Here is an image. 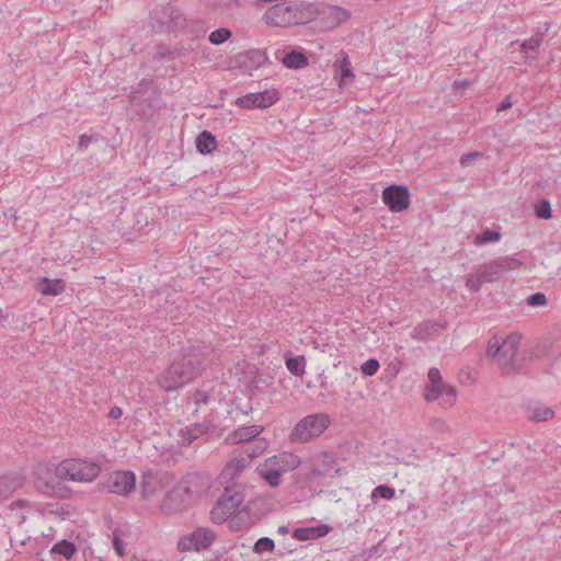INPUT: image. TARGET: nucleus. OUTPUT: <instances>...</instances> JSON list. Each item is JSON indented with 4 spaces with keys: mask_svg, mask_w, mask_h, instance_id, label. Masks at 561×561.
Returning <instances> with one entry per match:
<instances>
[{
    "mask_svg": "<svg viewBox=\"0 0 561 561\" xmlns=\"http://www.w3.org/2000/svg\"><path fill=\"white\" fill-rule=\"evenodd\" d=\"M30 503L25 500H18L10 504V516L15 520L18 526L23 525L27 520V510Z\"/></svg>",
    "mask_w": 561,
    "mask_h": 561,
    "instance_id": "24",
    "label": "nucleus"
},
{
    "mask_svg": "<svg viewBox=\"0 0 561 561\" xmlns=\"http://www.w3.org/2000/svg\"><path fill=\"white\" fill-rule=\"evenodd\" d=\"M527 301L530 306H543L547 304V297L542 293H535L529 296Z\"/></svg>",
    "mask_w": 561,
    "mask_h": 561,
    "instance_id": "45",
    "label": "nucleus"
},
{
    "mask_svg": "<svg viewBox=\"0 0 561 561\" xmlns=\"http://www.w3.org/2000/svg\"><path fill=\"white\" fill-rule=\"evenodd\" d=\"M334 66L337 67L335 78L339 77L340 85L346 83L347 79L354 77L351 60L347 55H345L339 62H335Z\"/></svg>",
    "mask_w": 561,
    "mask_h": 561,
    "instance_id": "29",
    "label": "nucleus"
},
{
    "mask_svg": "<svg viewBox=\"0 0 561 561\" xmlns=\"http://www.w3.org/2000/svg\"><path fill=\"white\" fill-rule=\"evenodd\" d=\"M306 359L302 355L297 357H287L286 367L295 376L301 377L305 374Z\"/></svg>",
    "mask_w": 561,
    "mask_h": 561,
    "instance_id": "32",
    "label": "nucleus"
},
{
    "mask_svg": "<svg viewBox=\"0 0 561 561\" xmlns=\"http://www.w3.org/2000/svg\"><path fill=\"white\" fill-rule=\"evenodd\" d=\"M244 486L231 484L224 486L222 494L218 497L216 504L210 511V518L215 524L228 522L229 528L233 531L249 528L250 520H243L241 512L237 511L244 502Z\"/></svg>",
    "mask_w": 561,
    "mask_h": 561,
    "instance_id": "2",
    "label": "nucleus"
},
{
    "mask_svg": "<svg viewBox=\"0 0 561 561\" xmlns=\"http://www.w3.org/2000/svg\"><path fill=\"white\" fill-rule=\"evenodd\" d=\"M371 496H379L386 500H391L392 497H394V489L388 485H378L374 489Z\"/></svg>",
    "mask_w": 561,
    "mask_h": 561,
    "instance_id": "40",
    "label": "nucleus"
},
{
    "mask_svg": "<svg viewBox=\"0 0 561 561\" xmlns=\"http://www.w3.org/2000/svg\"><path fill=\"white\" fill-rule=\"evenodd\" d=\"M335 462V458L331 453H322L311 458V469L309 477L318 478L329 472Z\"/></svg>",
    "mask_w": 561,
    "mask_h": 561,
    "instance_id": "19",
    "label": "nucleus"
},
{
    "mask_svg": "<svg viewBox=\"0 0 561 561\" xmlns=\"http://www.w3.org/2000/svg\"><path fill=\"white\" fill-rule=\"evenodd\" d=\"M231 32L228 28L221 27L213 31L209 34V42L214 45H220L229 39Z\"/></svg>",
    "mask_w": 561,
    "mask_h": 561,
    "instance_id": "36",
    "label": "nucleus"
},
{
    "mask_svg": "<svg viewBox=\"0 0 561 561\" xmlns=\"http://www.w3.org/2000/svg\"><path fill=\"white\" fill-rule=\"evenodd\" d=\"M196 147L203 154L211 153L217 148V140L210 131L204 130L196 138Z\"/></svg>",
    "mask_w": 561,
    "mask_h": 561,
    "instance_id": "25",
    "label": "nucleus"
},
{
    "mask_svg": "<svg viewBox=\"0 0 561 561\" xmlns=\"http://www.w3.org/2000/svg\"><path fill=\"white\" fill-rule=\"evenodd\" d=\"M330 423V417L325 413L309 414L294 426L289 434V440L294 444L309 443L321 436Z\"/></svg>",
    "mask_w": 561,
    "mask_h": 561,
    "instance_id": "5",
    "label": "nucleus"
},
{
    "mask_svg": "<svg viewBox=\"0 0 561 561\" xmlns=\"http://www.w3.org/2000/svg\"><path fill=\"white\" fill-rule=\"evenodd\" d=\"M262 19L270 26L287 27L293 25L291 4L276 3L266 10Z\"/></svg>",
    "mask_w": 561,
    "mask_h": 561,
    "instance_id": "14",
    "label": "nucleus"
},
{
    "mask_svg": "<svg viewBox=\"0 0 561 561\" xmlns=\"http://www.w3.org/2000/svg\"><path fill=\"white\" fill-rule=\"evenodd\" d=\"M24 478L16 472H8L0 476V499L1 502L8 500L13 492L22 488Z\"/></svg>",
    "mask_w": 561,
    "mask_h": 561,
    "instance_id": "18",
    "label": "nucleus"
},
{
    "mask_svg": "<svg viewBox=\"0 0 561 561\" xmlns=\"http://www.w3.org/2000/svg\"><path fill=\"white\" fill-rule=\"evenodd\" d=\"M360 369L364 375L374 376L379 369V362L375 358H370L362 365Z\"/></svg>",
    "mask_w": 561,
    "mask_h": 561,
    "instance_id": "41",
    "label": "nucleus"
},
{
    "mask_svg": "<svg viewBox=\"0 0 561 561\" xmlns=\"http://www.w3.org/2000/svg\"><path fill=\"white\" fill-rule=\"evenodd\" d=\"M266 60L267 57L265 53L260 49H251L245 54L244 65L249 66L250 68L257 69L264 65Z\"/></svg>",
    "mask_w": 561,
    "mask_h": 561,
    "instance_id": "31",
    "label": "nucleus"
},
{
    "mask_svg": "<svg viewBox=\"0 0 561 561\" xmlns=\"http://www.w3.org/2000/svg\"><path fill=\"white\" fill-rule=\"evenodd\" d=\"M535 214L538 218L550 219L552 217L551 204L549 201L543 199L535 207Z\"/></svg>",
    "mask_w": 561,
    "mask_h": 561,
    "instance_id": "37",
    "label": "nucleus"
},
{
    "mask_svg": "<svg viewBox=\"0 0 561 561\" xmlns=\"http://www.w3.org/2000/svg\"><path fill=\"white\" fill-rule=\"evenodd\" d=\"M293 25L306 24L318 19V4L300 2L291 4Z\"/></svg>",
    "mask_w": 561,
    "mask_h": 561,
    "instance_id": "17",
    "label": "nucleus"
},
{
    "mask_svg": "<svg viewBox=\"0 0 561 561\" xmlns=\"http://www.w3.org/2000/svg\"><path fill=\"white\" fill-rule=\"evenodd\" d=\"M77 552L75 543L68 540H61L54 545L51 553H58L64 556L67 560H70Z\"/></svg>",
    "mask_w": 561,
    "mask_h": 561,
    "instance_id": "33",
    "label": "nucleus"
},
{
    "mask_svg": "<svg viewBox=\"0 0 561 561\" xmlns=\"http://www.w3.org/2000/svg\"><path fill=\"white\" fill-rule=\"evenodd\" d=\"M65 282L60 278L43 277L37 283V290L44 296H58L65 291Z\"/></svg>",
    "mask_w": 561,
    "mask_h": 561,
    "instance_id": "21",
    "label": "nucleus"
},
{
    "mask_svg": "<svg viewBox=\"0 0 561 561\" xmlns=\"http://www.w3.org/2000/svg\"><path fill=\"white\" fill-rule=\"evenodd\" d=\"M434 328L432 322L420 323L414 330V336L419 339H426L431 329Z\"/></svg>",
    "mask_w": 561,
    "mask_h": 561,
    "instance_id": "42",
    "label": "nucleus"
},
{
    "mask_svg": "<svg viewBox=\"0 0 561 561\" xmlns=\"http://www.w3.org/2000/svg\"><path fill=\"white\" fill-rule=\"evenodd\" d=\"M481 156H482V153L479 151L469 152V153L462 154L460 157L459 162L462 167H468V165L472 164L477 160V158H479Z\"/></svg>",
    "mask_w": 561,
    "mask_h": 561,
    "instance_id": "44",
    "label": "nucleus"
},
{
    "mask_svg": "<svg viewBox=\"0 0 561 561\" xmlns=\"http://www.w3.org/2000/svg\"><path fill=\"white\" fill-rule=\"evenodd\" d=\"M279 530L283 531V533H287V528L286 527H280Z\"/></svg>",
    "mask_w": 561,
    "mask_h": 561,
    "instance_id": "53",
    "label": "nucleus"
},
{
    "mask_svg": "<svg viewBox=\"0 0 561 561\" xmlns=\"http://www.w3.org/2000/svg\"><path fill=\"white\" fill-rule=\"evenodd\" d=\"M282 61L289 69H300L308 65V58L296 50L286 54Z\"/></svg>",
    "mask_w": 561,
    "mask_h": 561,
    "instance_id": "28",
    "label": "nucleus"
},
{
    "mask_svg": "<svg viewBox=\"0 0 561 561\" xmlns=\"http://www.w3.org/2000/svg\"><path fill=\"white\" fill-rule=\"evenodd\" d=\"M91 141H92L91 136H88V135L80 136L79 144H78L79 149H87L89 147V145L91 144Z\"/></svg>",
    "mask_w": 561,
    "mask_h": 561,
    "instance_id": "48",
    "label": "nucleus"
},
{
    "mask_svg": "<svg viewBox=\"0 0 561 561\" xmlns=\"http://www.w3.org/2000/svg\"><path fill=\"white\" fill-rule=\"evenodd\" d=\"M216 539V533L206 527H197L192 534L182 538L178 548L181 551H202L208 549Z\"/></svg>",
    "mask_w": 561,
    "mask_h": 561,
    "instance_id": "8",
    "label": "nucleus"
},
{
    "mask_svg": "<svg viewBox=\"0 0 561 561\" xmlns=\"http://www.w3.org/2000/svg\"><path fill=\"white\" fill-rule=\"evenodd\" d=\"M503 277L501 265L496 260L481 264L466 278V287L471 293L480 290L484 283H495Z\"/></svg>",
    "mask_w": 561,
    "mask_h": 561,
    "instance_id": "7",
    "label": "nucleus"
},
{
    "mask_svg": "<svg viewBox=\"0 0 561 561\" xmlns=\"http://www.w3.org/2000/svg\"><path fill=\"white\" fill-rule=\"evenodd\" d=\"M275 548L274 541L268 537H262L254 543V552L262 553L266 551H273Z\"/></svg>",
    "mask_w": 561,
    "mask_h": 561,
    "instance_id": "39",
    "label": "nucleus"
},
{
    "mask_svg": "<svg viewBox=\"0 0 561 561\" xmlns=\"http://www.w3.org/2000/svg\"><path fill=\"white\" fill-rule=\"evenodd\" d=\"M428 382L425 386L424 399L428 402L438 401L444 409L451 408L457 398L456 389L442 380L438 368H431L428 371Z\"/></svg>",
    "mask_w": 561,
    "mask_h": 561,
    "instance_id": "6",
    "label": "nucleus"
},
{
    "mask_svg": "<svg viewBox=\"0 0 561 561\" xmlns=\"http://www.w3.org/2000/svg\"><path fill=\"white\" fill-rule=\"evenodd\" d=\"M279 100V93L276 89H270L262 92L248 93L236 100V104L242 108H266Z\"/></svg>",
    "mask_w": 561,
    "mask_h": 561,
    "instance_id": "10",
    "label": "nucleus"
},
{
    "mask_svg": "<svg viewBox=\"0 0 561 561\" xmlns=\"http://www.w3.org/2000/svg\"><path fill=\"white\" fill-rule=\"evenodd\" d=\"M497 262L501 265V272L503 276L506 272L517 270L519 266L523 265V261L511 256L500 257L497 259Z\"/></svg>",
    "mask_w": 561,
    "mask_h": 561,
    "instance_id": "35",
    "label": "nucleus"
},
{
    "mask_svg": "<svg viewBox=\"0 0 561 561\" xmlns=\"http://www.w3.org/2000/svg\"><path fill=\"white\" fill-rule=\"evenodd\" d=\"M206 434V427L202 424H193L181 430V443L190 446L194 440Z\"/></svg>",
    "mask_w": 561,
    "mask_h": 561,
    "instance_id": "26",
    "label": "nucleus"
},
{
    "mask_svg": "<svg viewBox=\"0 0 561 561\" xmlns=\"http://www.w3.org/2000/svg\"><path fill=\"white\" fill-rule=\"evenodd\" d=\"M550 27V24L548 22L545 23L543 27H540L538 33H537V36H540L543 35Z\"/></svg>",
    "mask_w": 561,
    "mask_h": 561,
    "instance_id": "51",
    "label": "nucleus"
},
{
    "mask_svg": "<svg viewBox=\"0 0 561 561\" xmlns=\"http://www.w3.org/2000/svg\"><path fill=\"white\" fill-rule=\"evenodd\" d=\"M382 202L393 213H400L410 206V191L405 186L390 185L382 191Z\"/></svg>",
    "mask_w": 561,
    "mask_h": 561,
    "instance_id": "12",
    "label": "nucleus"
},
{
    "mask_svg": "<svg viewBox=\"0 0 561 561\" xmlns=\"http://www.w3.org/2000/svg\"><path fill=\"white\" fill-rule=\"evenodd\" d=\"M211 353L209 347L184 348L181 355L157 378L159 387L165 392L182 388L196 378L211 362Z\"/></svg>",
    "mask_w": 561,
    "mask_h": 561,
    "instance_id": "1",
    "label": "nucleus"
},
{
    "mask_svg": "<svg viewBox=\"0 0 561 561\" xmlns=\"http://www.w3.org/2000/svg\"><path fill=\"white\" fill-rule=\"evenodd\" d=\"M266 442L264 439H254L248 443L247 445L242 446V455L244 458L249 459V463L251 460L259 455H261L266 449Z\"/></svg>",
    "mask_w": 561,
    "mask_h": 561,
    "instance_id": "27",
    "label": "nucleus"
},
{
    "mask_svg": "<svg viewBox=\"0 0 561 561\" xmlns=\"http://www.w3.org/2000/svg\"><path fill=\"white\" fill-rule=\"evenodd\" d=\"M529 419L534 422L548 421L553 417L554 411L542 404H535L529 408Z\"/></svg>",
    "mask_w": 561,
    "mask_h": 561,
    "instance_id": "30",
    "label": "nucleus"
},
{
    "mask_svg": "<svg viewBox=\"0 0 561 561\" xmlns=\"http://www.w3.org/2000/svg\"><path fill=\"white\" fill-rule=\"evenodd\" d=\"M256 472L272 488H276L282 483V474L265 460L257 466Z\"/></svg>",
    "mask_w": 561,
    "mask_h": 561,
    "instance_id": "23",
    "label": "nucleus"
},
{
    "mask_svg": "<svg viewBox=\"0 0 561 561\" xmlns=\"http://www.w3.org/2000/svg\"><path fill=\"white\" fill-rule=\"evenodd\" d=\"M267 463L273 466L282 476L284 472L291 471L299 467L301 463L298 455L288 451H282L277 455H274L267 459H265Z\"/></svg>",
    "mask_w": 561,
    "mask_h": 561,
    "instance_id": "16",
    "label": "nucleus"
},
{
    "mask_svg": "<svg viewBox=\"0 0 561 561\" xmlns=\"http://www.w3.org/2000/svg\"><path fill=\"white\" fill-rule=\"evenodd\" d=\"M501 239V233L492 230H484L482 233L476 237V244H483L489 242L499 241Z\"/></svg>",
    "mask_w": 561,
    "mask_h": 561,
    "instance_id": "38",
    "label": "nucleus"
},
{
    "mask_svg": "<svg viewBox=\"0 0 561 561\" xmlns=\"http://www.w3.org/2000/svg\"><path fill=\"white\" fill-rule=\"evenodd\" d=\"M113 547L118 557H124L126 554L125 545L119 538L117 530L113 533Z\"/></svg>",
    "mask_w": 561,
    "mask_h": 561,
    "instance_id": "43",
    "label": "nucleus"
},
{
    "mask_svg": "<svg viewBox=\"0 0 561 561\" xmlns=\"http://www.w3.org/2000/svg\"><path fill=\"white\" fill-rule=\"evenodd\" d=\"M249 466V459L244 457L234 458L230 462H228L224 470L220 473V481L225 486H230L231 484L243 485L245 484L240 481V476L242 471Z\"/></svg>",
    "mask_w": 561,
    "mask_h": 561,
    "instance_id": "15",
    "label": "nucleus"
},
{
    "mask_svg": "<svg viewBox=\"0 0 561 561\" xmlns=\"http://www.w3.org/2000/svg\"><path fill=\"white\" fill-rule=\"evenodd\" d=\"M513 105L512 101H511V96L507 95L504 98V100L500 103V105L497 106L496 111L497 112H503V111H506L508 108H511Z\"/></svg>",
    "mask_w": 561,
    "mask_h": 561,
    "instance_id": "47",
    "label": "nucleus"
},
{
    "mask_svg": "<svg viewBox=\"0 0 561 561\" xmlns=\"http://www.w3.org/2000/svg\"><path fill=\"white\" fill-rule=\"evenodd\" d=\"M31 540V537L30 536H25L23 537L21 540H20V546L21 547H24L28 543V541Z\"/></svg>",
    "mask_w": 561,
    "mask_h": 561,
    "instance_id": "52",
    "label": "nucleus"
},
{
    "mask_svg": "<svg viewBox=\"0 0 561 561\" xmlns=\"http://www.w3.org/2000/svg\"><path fill=\"white\" fill-rule=\"evenodd\" d=\"M520 344V335L511 334L506 339L493 336L490 339L486 356L492 358L504 375H511L519 369L516 355Z\"/></svg>",
    "mask_w": 561,
    "mask_h": 561,
    "instance_id": "3",
    "label": "nucleus"
},
{
    "mask_svg": "<svg viewBox=\"0 0 561 561\" xmlns=\"http://www.w3.org/2000/svg\"><path fill=\"white\" fill-rule=\"evenodd\" d=\"M331 531V527L328 525H319L313 527L297 528L293 533V537L300 541L310 539H318L327 536Z\"/></svg>",
    "mask_w": 561,
    "mask_h": 561,
    "instance_id": "20",
    "label": "nucleus"
},
{
    "mask_svg": "<svg viewBox=\"0 0 561 561\" xmlns=\"http://www.w3.org/2000/svg\"><path fill=\"white\" fill-rule=\"evenodd\" d=\"M194 399L196 403H206L208 401V396L206 392L196 391L194 394Z\"/></svg>",
    "mask_w": 561,
    "mask_h": 561,
    "instance_id": "49",
    "label": "nucleus"
},
{
    "mask_svg": "<svg viewBox=\"0 0 561 561\" xmlns=\"http://www.w3.org/2000/svg\"><path fill=\"white\" fill-rule=\"evenodd\" d=\"M100 472L101 466L98 462L79 458L65 459L55 469L58 479L75 482H92Z\"/></svg>",
    "mask_w": 561,
    "mask_h": 561,
    "instance_id": "4",
    "label": "nucleus"
},
{
    "mask_svg": "<svg viewBox=\"0 0 561 561\" xmlns=\"http://www.w3.org/2000/svg\"><path fill=\"white\" fill-rule=\"evenodd\" d=\"M136 488V476L133 471H115L103 483V489L110 493L128 495Z\"/></svg>",
    "mask_w": 561,
    "mask_h": 561,
    "instance_id": "9",
    "label": "nucleus"
},
{
    "mask_svg": "<svg viewBox=\"0 0 561 561\" xmlns=\"http://www.w3.org/2000/svg\"><path fill=\"white\" fill-rule=\"evenodd\" d=\"M123 410L119 407H113L108 412V417L117 420L122 417Z\"/></svg>",
    "mask_w": 561,
    "mask_h": 561,
    "instance_id": "50",
    "label": "nucleus"
},
{
    "mask_svg": "<svg viewBox=\"0 0 561 561\" xmlns=\"http://www.w3.org/2000/svg\"><path fill=\"white\" fill-rule=\"evenodd\" d=\"M263 431V427L260 425H250L243 426L236 430L230 438L233 443H250L251 440L257 439L256 437Z\"/></svg>",
    "mask_w": 561,
    "mask_h": 561,
    "instance_id": "22",
    "label": "nucleus"
},
{
    "mask_svg": "<svg viewBox=\"0 0 561 561\" xmlns=\"http://www.w3.org/2000/svg\"><path fill=\"white\" fill-rule=\"evenodd\" d=\"M541 43L542 39L540 36H533L520 45L522 51H524L528 57L535 58Z\"/></svg>",
    "mask_w": 561,
    "mask_h": 561,
    "instance_id": "34",
    "label": "nucleus"
},
{
    "mask_svg": "<svg viewBox=\"0 0 561 561\" xmlns=\"http://www.w3.org/2000/svg\"><path fill=\"white\" fill-rule=\"evenodd\" d=\"M470 84L471 82L468 79L456 80L453 83V89L459 91L470 87Z\"/></svg>",
    "mask_w": 561,
    "mask_h": 561,
    "instance_id": "46",
    "label": "nucleus"
},
{
    "mask_svg": "<svg viewBox=\"0 0 561 561\" xmlns=\"http://www.w3.org/2000/svg\"><path fill=\"white\" fill-rule=\"evenodd\" d=\"M350 12L337 5L318 4V19L325 30H334L342 23L348 21Z\"/></svg>",
    "mask_w": 561,
    "mask_h": 561,
    "instance_id": "11",
    "label": "nucleus"
},
{
    "mask_svg": "<svg viewBox=\"0 0 561 561\" xmlns=\"http://www.w3.org/2000/svg\"><path fill=\"white\" fill-rule=\"evenodd\" d=\"M34 476V485L36 490L48 496H56L60 486L56 479L53 477L51 470L46 466H37L33 472Z\"/></svg>",
    "mask_w": 561,
    "mask_h": 561,
    "instance_id": "13",
    "label": "nucleus"
}]
</instances>
